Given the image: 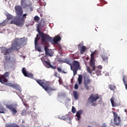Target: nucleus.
<instances>
[{
	"label": "nucleus",
	"instance_id": "obj_1",
	"mask_svg": "<svg viewBox=\"0 0 127 127\" xmlns=\"http://www.w3.org/2000/svg\"><path fill=\"white\" fill-rule=\"evenodd\" d=\"M21 48V44L18 43L16 41L12 42L11 47L7 48L5 47L1 48V53L3 54L4 60L3 61L4 65H7V64H13V62L10 61V56L9 54L12 52V51L15 50L18 51L19 49Z\"/></svg>",
	"mask_w": 127,
	"mask_h": 127
},
{
	"label": "nucleus",
	"instance_id": "obj_2",
	"mask_svg": "<svg viewBox=\"0 0 127 127\" xmlns=\"http://www.w3.org/2000/svg\"><path fill=\"white\" fill-rule=\"evenodd\" d=\"M15 11L17 19L12 20L10 21V24H15L17 26L22 27L24 24V21H25V19L27 16V13L23 14V10L19 5H17L15 6Z\"/></svg>",
	"mask_w": 127,
	"mask_h": 127
},
{
	"label": "nucleus",
	"instance_id": "obj_3",
	"mask_svg": "<svg viewBox=\"0 0 127 127\" xmlns=\"http://www.w3.org/2000/svg\"><path fill=\"white\" fill-rule=\"evenodd\" d=\"M38 32L41 38V42L43 44L46 56L52 57L54 54V52H53L52 50L48 49V47H49L48 42H49V41H52V37L46 34H44V33L42 32H40V30H38Z\"/></svg>",
	"mask_w": 127,
	"mask_h": 127
},
{
	"label": "nucleus",
	"instance_id": "obj_4",
	"mask_svg": "<svg viewBox=\"0 0 127 127\" xmlns=\"http://www.w3.org/2000/svg\"><path fill=\"white\" fill-rule=\"evenodd\" d=\"M90 58V61L89 62V66L92 68L91 69V67L89 66H87V71L92 75L93 73V71H95L96 74L97 76H101V72L102 71V69L103 68V67L102 65H98L97 66H96V63L95 62V58L94 56H95V53H92L91 55Z\"/></svg>",
	"mask_w": 127,
	"mask_h": 127
},
{
	"label": "nucleus",
	"instance_id": "obj_5",
	"mask_svg": "<svg viewBox=\"0 0 127 127\" xmlns=\"http://www.w3.org/2000/svg\"><path fill=\"white\" fill-rule=\"evenodd\" d=\"M35 81L41 86L42 87L43 89H45V91H46L47 93L50 95L51 96V91H56V88L55 87H52L51 86H49V85H47V82L45 81V80H41V79H35Z\"/></svg>",
	"mask_w": 127,
	"mask_h": 127
},
{
	"label": "nucleus",
	"instance_id": "obj_6",
	"mask_svg": "<svg viewBox=\"0 0 127 127\" xmlns=\"http://www.w3.org/2000/svg\"><path fill=\"white\" fill-rule=\"evenodd\" d=\"M70 69L73 71V76L76 75L78 70H81L80 63L78 61H73L70 66Z\"/></svg>",
	"mask_w": 127,
	"mask_h": 127
},
{
	"label": "nucleus",
	"instance_id": "obj_7",
	"mask_svg": "<svg viewBox=\"0 0 127 127\" xmlns=\"http://www.w3.org/2000/svg\"><path fill=\"white\" fill-rule=\"evenodd\" d=\"M99 98L98 94H91L88 98V101L90 104H92L91 106L96 107L97 104L95 103V102H97V100H99Z\"/></svg>",
	"mask_w": 127,
	"mask_h": 127
},
{
	"label": "nucleus",
	"instance_id": "obj_8",
	"mask_svg": "<svg viewBox=\"0 0 127 127\" xmlns=\"http://www.w3.org/2000/svg\"><path fill=\"white\" fill-rule=\"evenodd\" d=\"M21 7L23 8H27L30 9L31 11L33 10V7H32V4L31 3H26V0H21Z\"/></svg>",
	"mask_w": 127,
	"mask_h": 127
},
{
	"label": "nucleus",
	"instance_id": "obj_9",
	"mask_svg": "<svg viewBox=\"0 0 127 127\" xmlns=\"http://www.w3.org/2000/svg\"><path fill=\"white\" fill-rule=\"evenodd\" d=\"M6 108L8 109V110H10L12 115H16L17 113V110H16V108H17V104L6 105Z\"/></svg>",
	"mask_w": 127,
	"mask_h": 127
},
{
	"label": "nucleus",
	"instance_id": "obj_10",
	"mask_svg": "<svg viewBox=\"0 0 127 127\" xmlns=\"http://www.w3.org/2000/svg\"><path fill=\"white\" fill-rule=\"evenodd\" d=\"M9 77V72H6L3 75L0 76V83L1 84H5V83H7L8 81L7 78Z\"/></svg>",
	"mask_w": 127,
	"mask_h": 127
},
{
	"label": "nucleus",
	"instance_id": "obj_11",
	"mask_svg": "<svg viewBox=\"0 0 127 127\" xmlns=\"http://www.w3.org/2000/svg\"><path fill=\"white\" fill-rule=\"evenodd\" d=\"M38 36H39V35L37 34L36 37L35 38V48L38 52H41V46L37 44L38 40L40 39Z\"/></svg>",
	"mask_w": 127,
	"mask_h": 127
},
{
	"label": "nucleus",
	"instance_id": "obj_12",
	"mask_svg": "<svg viewBox=\"0 0 127 127\" xmlns=\"http://www.w3.org/2000/svg\"><path fill=\"white\" fill-rule=\"evenodd\" d=\"M113 114L114 115V120L115 124L117 125V126H120V123H121V118L118 116V113L113 112Z\"/></svg>",
	"mask_w": 127,
	"mask_h": 127
},
{
	"label": "nucleus",
	"instance_id": "obj_13",
	"mask_svg": "<svg viewBox=\"0 0 127 127\" xmlns=\"http://www.w3.org/2000/svg\"><path fill=\"white\" fill-rule=\"evenodd\" d=\"M22 73L23 74L25 77H27L28 78H31V79H33V74L31 73L27 72L25 67L22 68Z\"/></svg>",
	"mask_w": 127,
	"mask_h": 127
},
{
	"label": "nucleus",
	"instance_id": "obj_14",
	"mask_svg": "<svg viewBox=\"0 0 127 127\" xmlns=\"http://www.w3.org/2000/svg\"><path fill=\"white\" fill-rule=\"evenodd\" d=\"M83 79L84 85H89V84H90L91 82H92L90 77L89 75H87V73L83 74Z\"/></svg>",
	"mask_w": 127,
	"mask_h": 127
},
{
	"label": "nucleus",
	"instance_id": "obj_15",
	"mask_svg": "<svg viewBox=\"0 0 127 127\" xmlns=\"http://www.w3.org/2000/svg\"><path fill=\"white\" fill-rule=\"evenodd\" d=\"M45 58H47V57L44 56V57H43L42 58V62H43L44 66L46 67V68H50V67L51 66V64L49 62L45 60L44 59H45Z\"/></svg>",
	"mask_w": 127,
	"mask_h": 127
},
{
	"label": "nucleus",
	"instance_id": "obj_16",
	"mask_svg": "<svg viewBox=\"0 0 127 127\" xmlns=\"http://www.w3.org/2000/svg\"><path fill=\"white\" fill-rule=\"evenodd\" d=\"M61 40V37L59 36H56L54 37V39L52 38V41H50V42H52L53 41L54 44H58V42Z\"/></svg>",
	"mask_w": 127,
	"mask_h": 127
},
{
	"label": "nucleus",
	"instance_id": "obj_17",
	"mask_svg": "<svg viewBox=\"0 0 127 127\" xmlns=\"http://www.w3.org/2000/svg\"><path fill=\"white\" fill-rule=\"evenodd\" d=\"M100 56L104 62H108L109 57L107 56V54H103L100 55Z\"/></svg>",
	"mask_w": 127,
	"mask_h": 127
},
{
	"label": "nucleus",
	"instance_id": "obj_18",
	"mask_svg": "<svg viewBox=\"0 0 127 127\" xmlns=\"http://www.w3.org/2000/svg\"><path fill=\"white\" fill-rule=\"evenodd\" d=\"M123 83L125 86V89L127 90V76L123 75Z\"/></svg>",
	"mask_w": 127,
	"mask_h": 127
},
{
	"label": "nucleus",
	"instance_id": "obj_19",
	"mask_svg": "<svg viewBox=\"0 0 127 127\" xmlns=\"http://www.w3.org/2000/svg\"><path fill=\"white\" fill-rule=\"evenodd\" d=\"M83 111L82 110H79L76 113V116L77 117V121H80L81 119V115H82Z\"/></svg>",
	"mask_w": 127,
	"mask_h": 127
},
{
	"label": "nucleus",
	"instance_id": "obj_20",
	"mask_svg": "<svg viewBox=\"0 0 127 127\" xmlns=\"http://www.w3.org/2000/svg\"><path fill=\"white\" fill-rule=\"evenodd\" d=\"M73 97L75 100H78L79 99V93L77 91H74L73 92Z\"/></svg>",
	"mask_w": 127,
	"mask_h": 127
},
{
	"label": "nucleus",
	"instance_id": "obj_21",
	"mask_svg": "<svg viewBox=\"0 0 127 127\" xmlns=\"http://www.w3.org/2000/svg\"><path fill=\"white\" fill-rule=\"evenodd\" d=\"M77 81L78 82V85H81L82 84V82H83V75L81 74L78 75Z\"/></svg>",
	"mask_w": 127,
	"mask_h": 127
},
{
	"label": "nucleus",
	"instance_id": "obj_22",
	"mask_svg": "<svg viewBox=\"0 0 127 127\" xmlns=\"http://www.w3.org/2000/svg\"><path fill=\"white\" fill-rule=\"evenodd\" d=\"M6 112V109L2 106H0V114H5Z\"/></svg>",
	"mask_w": 127,
	"mask_h": 127
},
{
	"label": "nucleus",
	"instance_id": "obj_23",
	"mask_svg": "<svg viewBox=\"0 0 127 127\" xmlns=\"http://www.w3.org/2000/svg\"><path fill=\"white\" fill-rule=\"evenodd\" d=\"M87 48L85 46H83L81 48H80V54H84V52H86Z\"/></svg>",
	"mask_w": 127,
	"mask_h": 127
},
{
	"label": "nucleus",
	"instance_id": "obj_24",
	"mask_svg": "<svg viewBox=\"0 0 127 127\" xmlns=\"http://www.w3.org/2000/svg\"><path fill=\"white\" fill-rule=\"evenodd\" d=\"M5 127H19L16 124H11L6 125Z\"/></svg>",
	"mask_w": 127,
	"mask_h": 127
},
{
	"label": "nucleus",
	"instance_id": "obj_25",
	"mask_svg": "<svg viewBox=\"0 0 127 127\" xmlns=\"http://www.w3.org/2000/svg\"><path fill=\"white\" fill-rule=\"evenodd\" d=\"M57 71L59 72V73H63L64 74H67V72L66 71H64L62 70V69L61 68V67H58L57 68Z\"/></svg>",
	"mask_w": 127,
	"mask_h": 127
},
{
	"label": "nucleus",
	"instance_id": "obj_26",
	"mask_svg": "<svg viewBox=\"0 0 127 127\" xmlns=\"http://www.w3.org/2000/svg\"><path fill=\"white\" fill-rule=\"evenodd\" d=\"M114 98L112 97L110 100L112 107H117V104H115V101H114Z\"/></svg>",
	"mask_w": 127,
	"mask_h": 127
},
{
	"label": "nucleus",
	"instance_id": "obj_27",
	"mask_svg": "<svg viewBox=\"0 0 127 127\" xmlns=\"http://www.w3.org/2000/svg\"><path fill=\"white\" fill-rule=\"evenodd\" d=\"M64 63H66V64H68V65H69V66H71L72 63L71 62V60L68 59H66L64 60Z\"/></svg>",
	"mask_w": 127,
	"mask_h": 127
},
{
	"label": "nucleus",
	"instance_id": "obj_28",
	"mask_svg": "<svg viewBox=\"0 0 127 127\" xmlns=\"http://www.w3.org/2000/svg\"><path fill=\"white\" fill-rule=\"evenodd\" d=\"M7 86H8L9 87H11L12 88H13L14 89H15L16 88V84H12L11 83H9L6 84Z\"/></svg>",
	"mask_w": 127,
	"mask_h": 127
},
{
	"label": "nucleus",
	"instance_id": "obj_29",
	"mask_svg": "<svg viewBox=\"0 0 127 127\" xmlns=\"http://www.w3.org/2000/svg\"><path fill=\"white\" fill-rule=\"evenodd\" d=\"M34 20H35V21H36V22H39V20H40V18L36 15V16H35V17H34Z\"/></svg>",
	"mask_w": 127,
	"mask_h": 127
},
{
	"label": "nucleus",
	"instance_id": "obj_30",
	"mask_svg": "<svg viewBox=\"0 0 127 127\" xmlns=\"http://www.w3.org/2000/svg\"><path fill=\"white\" fill-rule=\"evenodd\" d=\"M43 26H42V21L40 22L39 24H38V27H43L44 26V25H45V21H43Z\"/></svg>",
	"mask_w": 127,
	"mask_h": 127
},
{
	"label": "nucleus",
	"instance_id": "obj_31",
	"mask_svg": "<svg viewBox=\"0 0 127 127\" xmlns=\"http://www.w3.org/2000/svg\"><path fill=\"white\" fill-rule=\"evenodd\" d=\"M109 89H110V90H112V91H114V90H115L116 89V86H115L113 85H110Z\"/></svg>",
	"mask_w": 127,
	"mask_h": 127
},
{
	"label": "nucleus",
	"instance_id": "obj_32",
	"mask_svg": "<svg viewBox=\"0 0 127 127\" xmlns=\"http://www.w3.org/2000/svg\"><path fill=\"white\" fill-rule=\"evenodd\" d=\"M7 19L8 20H10V19H12V15L8 14L7 15Z\"/></svg>",
	"mask_w": 127,
	"mask_h": 127
},
{
	"label": "nucleus",
	"instance_id": "obj_33",
	"mask_svg": "<svg viewBox=\"0 0 127 127\" xmlns=\"http://www.w3.org/2000/svg\"><path fill=\"white\" fill-rule=\"evenodd\" d=\"M58 62H59V63H64V61L62 58H59L58 59Z\"/></svg>",
	"mask_w": 127,
	"mask_h": 127
},
{
	"label": "nucleus",
	"instance_id": "obj_34",
	"mask_svg": "<svg viewBox=\"0 0 127 127\" xmlns=\"http://www.w3.org/2000/svg\"><path fill=\"white\" fill-rule=\"evenodd\" d=\"M21 116H26V110H23L22 111V112L21 113Z\"/></svg>",
	"mask_w": 127,
	"mask_h": 127
},
{
	"label": "nucleus",
	"instance_id": "obj_35",
	"mask_svg": "<svg viewBox=\"0 0 127 127\" xmlns=\"http://www.w3.org/2000/svg\"><path fill=\"white\" fill-rule=\"evenodd\" d=\"M71 112L73 114H75V113H76V108H75L74 106H72V107Z\"/></svg>",
	"mask_w": 127,
	"mask_h": 127
},
{
	"label": "nucleus",
	"instance_id": "obj_36",
	"mask_svg": "<svg viewBox=\"0 0 127 127\" xmlns=\"http://www.w3.org/2000/svg\"><path fill=\"white\" fill-rule=\"evenodd\" d=\"M83 45H84V43H80L78 45V48H82V47H83Z\"/></svg>",
	"mask_w": 127,
	"mask_h": 127
},
{
	"label": "nucleus",
	"instance_id": "obj_37",
	"mask_svg": "<svg viewBox=\"0 0 127 127\" xmlns=\"http://www.w3.org/2000/svg\"><path fill=\"white\" fill-rule=\"evenodd\" d=\"M6 25V23L5 22H2L0 23V26H5Z\"/></svg>",
	"mask_w": 127,
	"mask_h": 127
},
{
	"label": "nucleus",
	"instance_id": "obj_38",
	"mask_svg": "<svg viewBox=\"0 0 127 127\" xmlns=\"http://www.w3.org/2000/svg\"><path fill=\"white\" fill-rule=\"evenodd\" d=\"M78 88H79V85H78L77 84H75L74 85L75 90H78Z\"/></svg>",
	"mask_w": 127,
	"mask_h": 127
},
{
	"label": "nucleus",
	"instance_id": "obj_39",
	"mask_svg": "<svg viewBox=\"0 0 127 127\" xmlns=\"http://www.w3.org/2000/svg\"><path fill=\"white\" fill-rule=\"evenodd\" d=\"M84 87L86 90H89V86H88V84H84Z\"/></svg>",
	"mask_w": 127,
	"mask_h": 127
},
{
	"label": "nucleus",
	"instance_id": "obj_40",
	"mask_svg": "<svg viewBox=\"0 0 127 127\" xmlns=\"http://www.w3.org/2000/svg\"><path fill=\"white\" fill-rule=\"evenodd\" d=\"M62 118L64 121H66V120H68V118L67 117H65L64 116L62 117Z\"/></svg>",
	"mask_w": 127,
	"mask_h": 127
},
{
	"label": "nucleus",
	"instance_id": "obj_41",
	"mask_svg": "<svg viewBox=\"0 0 127 127\" xmlns=\"http://www.w3.org/2000/svg\"><path fill=\"white\" fill-rule=\"evenodd\" d=\"M50 68H52V69H56V66H54L51 64Z\"/></svg>",
	"mask_w": 127,
	"mask_h": 127
},
{
	"label": "nucleus",
	"instance_id": "obj_42",
	"mask_svg": "<svg viewBox=\"0 0 127 127\" xmlns=\"http://www.w3.org/2000/svg\"><path fill=\"white\" fill-rule=\"evenodd\" d=\"M59 44V49L60 50H62V47H61V46Z\"/></svg>",
	"mask_w": 127,
	"mask_h": 127
},
{
	"label": "nucleus",
	"instance_id": "obj_43",
	"mask_svg": "<svg viewBox=\"0 0 127 127\" xmlns=\"http://www.w3.org/2000/svg\"><path fill=\"white\" fill-rule=\"evenodd\" d=\"M58 72H55L54 75L55 77H58Z\"/></svg>",
	"mask_w": 127,
	"mask_h": 127
},
{
	"label": "nucleus",
	"instance_id": "obj_44",
	"mask_svg": "<svg viewBox=\"0 0 127 127\" xmlns=\"http://www.w3.org/2000/svg\"><path fill=\"white\" fill-rule=\"evenodd\" d=\"M25 106V107L27 109L28 108V105L27 104H24Z\"/></svg>",
	"mask_w": 127,
	"mask_h": 127
},
{
	"label": "nucleus",
	"instance_id": "obj_45",
	"mask_svg": "<svg viewBox=\"0 0 127 127\" xmlns=\"http://www.w3.org/2000/svg\"><path fill=\"white\" fill-rule=\"evenodd\" d=\"M44 60H45L46 61V60H48V58H47H47L44 59Z\"/></svg>",
	"mask_w": 127,
	"mask_h": 127
},
{
	"label": "nucleus",
	"instance_id": "obj_46",
	"mask_svg": "<svg viewBox=\"0 0 127 127\" xmlns=\"http://www.w3.org/2000/svg\"><path fill=\"white\" fill-rule=\"evenodd\" d=\"M22 124H24L25 123V121H24V120L22 121Z\"/></svg>",
	"mask_w": 127,
	"mask_h": 127
},
{
	"label": "nucleus",
	"instance_id": "obj_47",
	"mask_svg": "<svg viewBox=\"0 0 127 127\" xmlns=\"http://www.w3.org/2000/svg\"><path fill=\"white\" fill-rule=\"evenodd\" d=\"M102 127H106L105 126H103Z\"/></svg>",
	"mask_w": 127,
	"mask_h": 127
},
{
	"label": "nucleus",
	"instance_id": "obj_48",
	"mask_svg": "<svg viewBox=\"0 0 127 127\" xmlns=\"http://www.w3.org/2000/svg\"><path fill=\"white\" fill-rule=\"evenodd\" d=\"M40 16H42V15L40 14Z\"/></svg>",
	"mask_w": 127,
	"mask_h": 127
}]
</instances>
